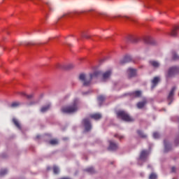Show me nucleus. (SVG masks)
<instances>
[{
	"label": "nucleus",
	"mask_w": 179,
	"mask_h": 179,
	"mask_svg": "<svg viewBox=\"0 0 179 179\" xmlns=\"http://www.w3.org/2000/svg\"><path fill=\"white\" fill-rule=\"evenodd\" d=\"M90 117L93 120H101L102 118V115L100 113H94L92 115H90Z\"/></svg>",
	"instance_id": "obj_16"
},
{
	"label": "nucleus",
	"mask_w": 179,
	"mask_h": 179,
	"mask_svg": "<svg viewBox=\"0 0 179 179\" xmlns=\"http://www.w3.org/2000/svg\"><path fill=\"white\" fill-rule=\"evenodd\" d=\"M83 13V11H81V12L73 11V13L69 12V13H64V14L62 15L61 17H58V20H60V19H62V17H65L66 16H70L71 14H73V15H79V14Z\"/></svg>",
	"instance_id": "obj_11"
},
{
	"label": "nucleus",
	"mask_w": 179,
	"mask_h": 179,
	"mask_svg": "<svg viewBox=\"0 0 179 179\" xmlns=\"http://www.w3.org/2000/svg\"><path fill=\"white\" fill-rule=\"evenodd\" d=\"M78 104L79 100L75 99L71 106L62 107L61 111L62 113H64V114H72L73 113H76V111H78Z\"/></svg>",
	"instance_id": "obj_2"
},
{
	"label": "nucleus",
	"mask_w": 179,
	"mask_h": 179,
	"mask_svg": "<svg viewBox=\"0 0 179 179\" xmlns=\"http://www.w3.org/2000/svg\"><path fill=\"white\" fill-rule=\"evenodd\" d=\"M104 15H107L106 14H103Z\"/></svg>",
	"instance_id": "obj_45"
},
{
	"label": "nucleus",
	"mask_w": 179,
	"mask_h": 179,
	"mask_svg": "<svg viewBox=\"0 0 179 179\" xmlns=\"http://www.w3.org/2000/svg\"><path fill=\"white\" fill-rule=\"evenodd\" d=\"M33 103H29L28 106H32Z\"/></svg>",
	"instance_id": "obj_40"
},
{
	"label": "nucleus",
	"mask_w": 179,
	"mask_h": 179,
	"mask_svg": "<svg viewBox=\"0 0 179 179\" xmlns=\"http://www.w3.org/2000/svg\"><path fill=\"white\" fill-rule=\"evenodd\" d=\"M159 136H160V134L158 132L153 133V138H155V139H158Z\"/></svg>",
	"instance_id": "obj_34"
},
{
	"label": "nucleus",
	"mask_w": 179,
	"mask_h": 179,
	"mask_svg": "<svg viewBox=\"0 0 179 179\" xmlns=\"http://www.w3.org/2000/svg\"><path fill=\"white\" fill-rule=\"evenodd\" d=\"M97 100L99 103L101 104V103H103V101L106 100V97L103 95H100L99 96H98Z\"/></svg>",
	"instance_id": "obj_28"
},
{
	"label": "nucleus",
	"mask_w": 179,
	"mask_h": 179,
	"mask_svg": "<svg viewBox=\"0 0 179 179\" xmlns=\"http://www.w3.org/2000/svg\"><path fill=\"white\" fill-rule=\"evenodd\" d=\"M150 152L148 150H143L139 156V159L141 161H146Z\"/></svg>",
	"instance_id": "obj_6"
},
{
	"label": "nucleus",
	"mask_w": 179,
	"mask_h": 179,
	"mask_svg": "<svg viewBox=\"0 0 179 179\" xmlns=\"http://www.w3.org/2000/svg\"><path fill=\"white\" fill-rule=\"evenodd\" d=\"M174 92H176V87H173L171 89L167 96V101H169V106H171V104H172V102L174 101Z\"/></svg>",
	"instance_id": "obj_5"
},
{
	"label": "nucleus",
	"mask_w": 179,
	"mask_h": 179,
	"mask_svg": "<svg viewBox=\"0 0 179 179\" xmlns=\"http://www.w3.org/2000/svg\"><path fill=\"white\" fill-rule=\"evenodd\" d=\"M60 179H71L70 178H60Z\"/></svg>",
	"instance_id": "obj_39"
},
{
	"label": "nucleus",
	"mask_w": 179,
	"mask_h": 179,
	"mask_svg": "<svg viewBox=\"0 0 179 179\" xmlns=\"http://www.w3.org/2000/svg\"><path fill=\"white\" fill-rule=\"evenodd\" d=\"M20 94H21V96H24V97H26L28 100H31V99H33L34 97V93L27 94L25 92H20Z\"/></svg>",
	"instance_id": "obj_15"
},
{
	"label": "nucleus",
	"mask_w": 179,
	"mask_h": 179,
	"mask_svg": "<svg viewBox=\"0 0 179 179\" xmlns=\"http://www.w3.org/2000/svg\"><path fill=\"white\" fill-rule=\"evenodd\" d=\"M179 30V26L176 27L175 29L171 31V36L175 37L177 36V31Z\"/></svg>",
	"instance_id": "obj_20"
},
{
	"label": "nucleus",
	"mask_w": 179,
	"mask_h": 179,
	"mask_svg": "<svg viewBox=\"0 0 179 179\" xmlns=\"http://www.w3.org/2000/svg\"><path fill=\"white\" fill-rule=\"evenodd\" d=\"M83 125L85 128V131L87 132L88 131H91L92 129V124L89 119H84L83 120Z\"/></svg>",
	"instance_id": "obj_7"
},
{
	"label": "nucleus",
	"mask_w": 179,
	"mask_h": 179,
	"mask_svg": "<svg viewBox=\"0 0 179 179\" xmlns=\"http://www.w3.org/2000/svg\"><path fill=\"white\" fill-rule=\"evenodd\" d=\"M111 75V70L106 71L103 73H102L101 71H96L93 73H90L89 78L86 76L85 73H81L79 75L78 79L83 83V86H90L93 78H98L100 76H102V80L103 81H106L110 78Z\"/></svg>",
	"instance_id": "obj_1"
},
{
	"label": "nucleus",
	"mask_w": 179,
	"mask_h": 179,
	"mask_svg": "<svg viewBox=\"0 0 179 179\" xmlns=\"http://www.w3.org/2000/svg\"><path fill=\"white\" fill-rule=\"evenodd\" d=\"M172 59L173 60H179V55L176 52H172Z\"/></svg>",
	"instance_id": "obj_29"
},
{
	"label": "nucleus",
	"mask_w": 179,
	"mask_h": 179,
	"mask_svg": "<svg viewBox=\"0 0 179 179\" xmlns=\"http://www.w3.org/2000/svg\"><path fill=\"white\" fill-rule=\"evenodd\" d=\"M50 105H46L45 106H43L41 108V113H46V111H48V110H50Z\"/></svg>",
	"instance_id": "obj_21"
},
{
	"label": "nucleus",
	"mask_w": 179,
	"mask_h": 179,
	"mask_svg": "<svg viewBox=\"0 0 179 179\" xmlns=\"http://www.w3.org/2000/svg\"><path fill=\"white\" fill-rule=\"evenodd\" d=\"M131 56H125L123 59L120 60V64L123 65L125 64L126 63L131 62Z\"/></svg>",
	"instance_id": "obj_12"
},
{
	"label": "nucleus",
	"mask_w": 179,
	"mask_h": 179,
	"mask_svg": "<svg viewBox=\"0 0 179 179\" xmlns=\"http://www.w3.org/2000/svg\"><path fill=\"white\" fill-rule=\"evenodd\" d=\"M73 67H74V66H73V64H69V65L67 66V69H73Z\"/></svg>",
	"instance_id": "obj_36"
},
{
	"label": "nucleus",
	"mask_w": 179,
	"mask_h": 179,
	"mask_svg": "<svg viewBox=\"0 0 179 179\" xmlns=\"http://www.w3.org/2000/svg\"><path fill=\"white\" fill-rule=\"evenodd\" d=\"M49 143L51 145H57L59 144V141L57 139H52L50 141Z\"/></svg>",
	"instance_id": "obj_27"
},
{
	"label": "nucleus",
	"mask_w": 179,
	"mask_h": 179,
	"mask_svg": "<svg viewBox=\"0 0 179 179\" xmlns=\"http://www.w3.org/2000/svg\"><path fill=\"white\" fill-rule=\"evenodd\" d=\"M28 44L29 45H33L34 43H29Z\"/></svg>",
	"instance_id": "obj_41"
},
{
	"label": "nucleus",
	"mask_w": 179,
	"mask_h": 179,
	"mask_svg": "<svg viewBox=\"0 0 179 179\" xmlns=\"http://www.w3.org/2000/svg\"><path fill=\"white\" fill-rule=\"evenodd\" d=\"M32 2L34 3V4H37L35 1H32Z\"/></svg>",
	"instance_id": "obj_42"
},
{
	"label": "nucleus",
	"mask_w": 179,
	"mask_h": 179,
	"mask_svg": "<svg viewBox=\"0 0 179 179\" xmlns=\"http://www.w3.org/2000/svg\"><path fill=\"white\" fill-rule=\"evenodd\" d=\"M127 73H128V77L129 78L134 77L137 75V70L132 69V68H129L127 70Z\"/></svg>",
	"instance_id": "obj_10"
},
{
	"label": "nucleus",
	"mask_w": 179,
	"mask_h": 179,
	"mask_svg": "<svg viewBox=\"0 0 179 179\" xmlns=\"http://www.w3.org/2000/svg\"><path fill=\"white\" fill-rule=\"evenodd\" d=\"M145 42L148 44H152V45L155 44V41L151 38H145Z\"/></svg>",
	"instance_id": "obj_22"
},
{
	"label": "nucleus",
	"mask_w": 179,
	"mask_h": 179,
	"mask_svg": "<svg viewBox=\"0 0 179 179\" xmlns=\"http://www.w3.org/2000/svg\"><path fill=\"white\" fill-rule=\"evenodd\" d=\"M149 179H157V175L155 173H152L149 176Z\"/></svg>",
	"instance_id": "obj_32"
},
{
	"label": "nucleus",
	"mask_w": 179,
	"mask_h": 179,
	"mask_svg": "<svg viewBox=\"0 0 179 179\" xmlns=\"http://www.w3.org/2000/svg\"><path fill=\"white\" fill-rule=\"evenodd\" d=\"M53 173L55 175H57L59 173V169L58 166H53Z\"/></svg>",
	"instance_id": "obj_30"
},
{
	"label": "nucleus",
	"mask_w": 179,
	"mask_h": 179,
	"mask_svg": "<svg viewBox=\"0 0 179 179\" xmlns=\"http://www.w3.org/2000/svg\"><path fill=\"white\" fill-rule=\"evenodd\" d=\"M41 138V136L40 135H37L36 137V139H40Z\"/></svg>",
	"instance_id": "obj_38"
},
{
	"label": "nucleus",
	"mask_w": 179,
	"mask_h": 179,
	"mask_svg": "<svg viewBox=\"0 0 179 179\" xmlns=\"http://www.w3.org/2000/svg\"><path fill=\"white\" fill-rule=\"evenodd\" d=\"M83 94H87V92L83 93Z\"/></svg>",
	"instance_id": "obj_43"
},
{
	"label": "nucleus",
	"mask_w": 179,
	"mask_h": 179,
	"mask_svg": "<svg viewBox=\"0 0 179 179\" xmlns=\"http://www.w3.org/2000/svg\"><path fill=\"white\" fill-rule=\"evenodd\" d=\"M13 123L14 124V125L18 128V129H21V125L19 122V121L16 119V118H13L12 120Z\"/></svg>",
	"instance_id": "obj_19"
},
{
	"label": "nucleus",
	"mask_w": 179,
	"mask_h": 179,
	"mask_svg": "<svg viewBox=\"0 0 179 179\" xmlns=\"http://www.w3.org/2000/svg\"><path fill=\"white\" fill-rule=\"evenodd\" d=\"M115 138H118L119 139H123L124 138V136H120L119 134H115Z\"/></svg>",
	"instance_id": "obj_35"
},
{
	"label": "nucleus",
	"mask_w": 179,
	"mask_h": 179,
	"mask_svg": "<svg viewBox=\"0 0 179 179\" xmlns=\"http://www.w3.org/2000/svg\"><path fill=\"white\" fill-rule=\"evenodd\" d=\"M164 153L169 152L172 150V147H171V144L169 143V141L168 140H164Z\"/></svg>",
	"instance_id": "obj_8"
},
{
	"label": "nucleus",
	"mask_w": 179,
	"mask_h": 179,
	"mask_svg": "<svg viewBox=\"0 0 179 179\" xmlns=\"http://www.w3.org/2000/svg\"><path fill=\"white\" fill-rule=\"evenodd\" d=\"M117 118H121L123 121L126 122H132L134 121V119L132 118L126 111L124 110H118L117 113Z\"/></svg>",
	"instance_id": "obj_3"
},
{
	"label": "nucleus",
	"mask_w": 179,
	"mask_h": 179,
	"mask_svg": "<svg viewBox=\"0 0 179 179\" xmlns=\"http://www.w3.org/2000/svg\"><path fill=\"white\" fill-rule=\"evenodd\" d=\"M171 173H176V168L174 166L171 168Z\"/></svg>",
	"instance_id": "obj_37"
},
{
	"label": "nucleus",
	"mask_w": 179,
	"mask_h": 179,
	"mask_svg": "<svg viewBox=\"0 0 179 179\" xmlns=\"http://www.w3.org/2000/svg\"><path fill=\"white\" fill-rule=\"evenodd\" d=\"M179 73V68L178 66H172L169 69L168 71L166 73V78H169L174 76V75Z\"/></svg>",
	"instance_id": "obj_4"
},
{
	"label": "nucleus",
	"mask_w": 179,
	"mask_h": 179,
	"mask_svg": "<svg viewBox=\"0 0 179 179\" xmlns=\"http://www.w3.org/2000/svg\"><path fill=\"white\" fill-rule=\"evenodd\" d=\"M117 149H118V144H117L113 141H109L108 150L116 151Z\"/></svg>",
	"instance_id": "obj_9"
},
{
	"label": "nucleus",
	"mask_w": 179,
	"mask_h": 179,
	"mask_svg": "<svg viewBox=\"0 0 179 179\" xmlns=\"http://www.w3.org/2000/svg\"><path fill=\"white\" fill-rule=\"evenodd\" d=\"M84 171H85L90 174H94L96 173V171L93 167H89V168L85 169Z\"/></svg>",
	"instance_id": "obj_18"
},
{
	"label": "nucleus",
	"mask_w": 179,
	"mask_h": 179,
	"mask_svg": "<svg viewBox=\"0 0 179 179\" xmlns=\"http://www.w3.org/2000/svg\"><path fill=\"white\" fill-rule=\"evenodd\" d=\"M159 81H160L159 77H155L152 80V89H155V87L157 86V84L159 83Z\"/></svg>",
	"instance_id": "obj_13"
},
{
	"label": "nucleus",
	"mask_w": 179,
	"mask_h": 179,
	"mask_svg": "<svg viewBox=\"0 0 179 179\" xmlns=\"http://www.w3.org/2000/svg\"><path fill=\"white\" fill-rule=\"evenodd\" d=\"M81 37H82V38H91L90 36L86 34L85 32H83V33L81 34Z\"/></svg>",
	"instance_id": "obj_33"
},
{
	"label": "nucleus",
	"mask_w": 179,
	"mask_h": 179,
	"mask_svg": "<svg viewBox=\"0 0 179 179\" xmlns=\"http://www.w3.org/2000/svg\"><path fill=\"white\" fill-rule=\"evenodd\" d=\"M8 173V170L7 169H1L0 171V176H4Z\"/></svg>",
	"instance_id": "obj_31"
},
{
	"label": "nucleus",
	"mask_w": 179,
	"mask_h": 179,
	"mask_svg": "<svg viewBox=\"0 0 179 179\" xmlns=\"http://www.w3.org/2000/svg\"><path fill=\"white\" fill-rule=\"evenodd\" d=\"M131 96L133 97H141L142 96V92L141 91H134L131 92Z\"/></svg>",
	"instance_id": "obj_17"
},
{
	"label": "nucleus",
	"mask_w": 179,
	"mask_h": 179,
	"mask_svg": "<svg viewBox=\"0 0 179 179\" xmlns=\"http://www.w3.org/2000/svg\"><path fill=\"white\" fill-rule=\"evenodd\" d=\"M173 179H174V178H173Z\"/></svg>",
	"instance_id": "obj_46"
},
{
	"label": "nucleus",
	"mask_w": 179,
	"mask_h": 179,
	"mask_svg": "<svg viewBox=\"0 0 179 179\" xmlns=\"http://www.w3.org/2000/svg\"><path fill=\"white\" fill-rule=\"evenodd\" d=\"M45 4L47 6V7L48 8V9L50 11H53L54 10L53 5L52 4V3H50V1H47V2H45Z\"/></svg>",
	"instance_id": "obj_24"
},
{
	"label": "nucleus",
	"mask_w": 179,
	"mask_h": 179,
	"mask_svg": "<svg viewBox=\"0 0 179 179\" xmlns=\"http://www.w3.org/2000/svg\"><path fill=\"white\" fill-rule=\"evenodd\" d=\"M137 134L138 136H140L141 138H147V135L145 134L141 130H137Z\"/></svg>",
	"instance_id": "obj_26"
},
{
	"label": "nucleus",
	"mask_w": 179,
	"mask_h": 179,
	"mask_svg": "<svg viewBox=\"0 0 179 179\" xmlns=\"http://www.w3.org/2000/svg\"><path fill=\"white\" fill-rule=\"evenodd\" d=\"M141 177H143V174H141Z\"/></svg>",
	"instance_id": "obj_44"
},
{
	"label": "nucleus",
	"mask_w": 179,
	"mask_h": 179,
	"mask_svg": "<svg viewBox=\"0 0 179 179\" xmlns=\"http://www.w3.org/2000/svg\"><path fill=\"white\" fill-rule=\"evenodd\" d=\"M150 64L155 68H158L160 66V64L157 61H150Z\"/></svg>",
	"instance_id": "obj_23"
},
{
	"label": "nucleus",
	"mask_w": 179,
	"mask_h": 179,
	"mask_svg": "<svg viewBox=\"0 0 179 179\" xmlns=\"http://www.w3.org/2000/svg\"><path fill=\"white\" fill-rule=\"evenodd\" d=\"M20 104H21L20 102H13L10 104V107L11 108H17V107H19V106H20Z\"/></svg>",
	"instance_id": "obj_25"
},
{
	"label": "nucleus",
	"mask_w": 179,
	"mask_h": 179,
	"mask_svg": "<svg viewBox=\"0 0 179 179\" xmlns=\"http://www.w3.org/2000/svg\"><path fill=\"white\" fill-rule=\"evenodd\" d=\"M148 101L146 99H144L143 101L138 102L136 104L137 108H143L145 106H146Z\"/></svg>",
	"instance_id": "obj_14"
}]
</instances>
